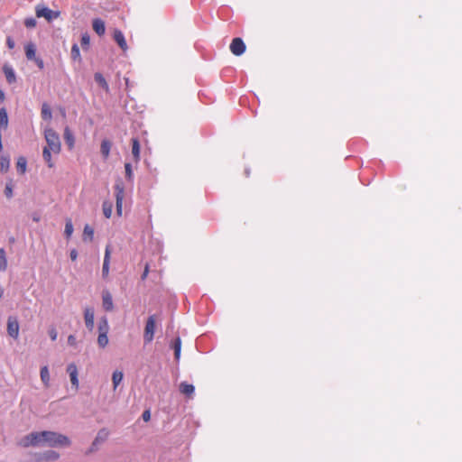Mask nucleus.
<instances>
[{
	"label": "nucleus",
	"instance_id": "obj_1",
	"mask_svg": "<svg viewBox=\"0 0 462 462\" xmlns=\"http://www.w3.org/2000/svg\"><path fill=\"white\" fill-rule=\"evenodd\" d=\"M43 436V444H47L50 447H59V446H69L70 440L68 437L54 432V431H42Z\"/></svg>",
	"mask_w": 462,
	"mask_h": 462
},
{
	"label": "nucleus",
	"instance_id": "obj_2",
	"mask_svg": "<svg viewBox=\"0 0 462 462\" xmlns=\"http://www.w3.org/2000/svg\"><path fill=\"white\" fill-rule=\"evenodd\" d=\"M44 137L47 143L45 147H48L55 154L60 152V141L59 134L51 128H48L44 131Z\"/></svg>",
	"mask_w": 462,
	"mask_h": 462
},
{
	"label": "nucleus",
	"instance_id": "obj_3",
	"mask_svg": "<svg viewBox=\"0 0 462 462\" xmlns=\"http://www.w3.org/2000/svg\"><path fill=\"white\" fill-rule=\"evenodd\" d=\"M22 447L28 448L30 446L43 445L42 431L32 432L29 435L23 437L19 443Z\"/></svg>",
	"mask_w": 462,
	"mask_h": 462
},
{
	"label": "nucleus",
	"instance_id": "obj_4",
	"mask_svg": "<svg viewBox=\"0 0 462 462\" xmlns=\"http://www.w3.org/2000/svg\"><path fill=\"white\" fill-rule=\"evenodd\" d=\"M115 196L116 204V213L122 215L123 200L125 197V187L121 181H117L115 185Z\"/></svg>",
	"mask_w": 462,
	"mask_h": 462
},
{
	"label": "nucleus",
	"instance_id": "obj_5",
	"mask_svg": "<svg viewBox=\"0 0 462 462\" xmlns=\"http://www.w3.org/2000/svg\"><path fill=\"white\" fill-rule=\"evenodd\" d=\"M60 454L54 450H47L44 452L36 453L33 460L35 462H50L59 459Z\"/></svg>",
	"mask_w": 462,
	"mask_h": 462
},
{
	"label": "nucleus",
	"instance_id": "obj_6",
	"mask_svg": "<svg viewBox=\"0 0 462 462\" xmlns=\"http://www.w3.org/2000/svg\"><path fill=\"white\" fill-rule=\"evenodd\" d=\"M155 329V317L153 315L150 316L146 321L144 328V335L143 338L146 343H150L153 339Z\"/></svg>",
	"mask_w": 462,
	"mask_h": 462
},
{
	"label": "nucleus",
	"instance_id": "obj_7",
	"mask_svg": "<svg viewBox=\"0 0 462 462\" xmlns=\"http://www.w3.org/2000/svg\"><path fill=\"white\" fill-rule=\"evenodd\" d=\"M109 436V431L106 429H101L98 432L97 437L95 438L94 441L92 442V445L88 451V454L93 453L97 450L98 446L102 443H104Z\"/></svg>",
	"mask_w": 462,
	"mask_h": 462
},
{
	"label": "nucleus",
	"instance_id": "obj_8",
	"mask_svg": "<svg viewBox=\"0 0 462 462\" xmlns=\"http://www.w3.org/2000/svg\"><path fill=\"white\" fill-rule=\"evenodd\" d=\"M229 49L234 55L240 56L245 51L246 46L241 38L236 37L232 40Z\"/></svg>",
	"mask_w": 462,
	"mask_h": 462
},
{
	"label": "nucleus",
	"instance_id": "obj_9",
	"mask_svg": "<svg viewBox=\"0 0 462 462\" xmlns=\"http://www.w3.org/2000/svg\"><path fill=\"white\" fill-rule=\"evenodd\" d=\"M7 333L10 337L16 339L19 336V323L15 317H9L7 320Z\"/></svg>",
	"mask_w": 462,
	"mask_h": 462
},
{
	"label": "nucleus",
	"instance_id": "obj_10",
	"mask_svg": "<svg viewBox=\"0 0 462 462\" xmlns=\"http://www.w3.org/2000/svg\"><path fill=\"white\" fill-rule=\"evenodd\" d=\"M110 258H111V248H110V245H106V250H105L103 267H102V276L104 279H106L109 274Z\"/></svg>",
	"mask_w": 462,
	"mask_h": 462
},
{
	"label": "nucleus",
	"instance_id": "obj_11",
	"mask_svg": "<svg viewBox=\"0 0 462 462\" xmlns=\"http://www.w3.org/2000/svg\"><path fill=\"white\" fill-rule=\"evenodd\" d=\"M67 372L69 374L70 382L75 390L79 389L78 368L75 364H69L67 367Z\"/></svg>",
	"mask_w": 462,
	"mask_h": 462
},
{
	"label": "nucleus",
	"instance_id": "obj_12",
	"mask_svg": "<svg viewBox=\"0 0 462 462\" xmlns=\"http://www.w3.org/2000/svg\"><path fill=\"white\" fill-rule=\"evenodd\" d=\"M102 305L106 311H112L114 310L113 298L107 290L102 291Z\"/></svg>",
	"mask_w": 462,
	"mask_h": 462
},
{
	"label": "nucleus",
	"instance_id": "obj_13",
	"mask_svg": "<svg viewBox=\"0 0 462 462\" xmlns=\"http://www.w3.org/2000/svg\"><path fill=\"white\" fill-rule=\"evenodd\" d=\"M86 327L89 331L94 329L95 313L92 308H86L84 311Z\"/></svg>",
	"mask_w": 462,
	"mask_h": 462
},
{
	"label": "nucleus",
	"instance_id": "obj_14",
	"mask_svg": "<svg viewBox=\"0 0 462 462\" xmlns=\"http://www.w3.org/2000/svg\"><path fill=\"white\" fill-rule=\"evenodd\" d=\"M113 38L123 51L127 50V43L123 32L119 29H115Z\"/></svg>",
	"mask_w": 462,
	"mask_h": 462
},
{
	"label": "nucleus",
	"instance_id": "obj_15",
	"mask_svg": "<svg viewBox=\"0 0 462 462\" xmlns=\"http://www.w3.org/2000/svg\"><path fill=\"white\" fill-rule=\"evenodd\" d=\"M92 27L97 35L102 36L105 34L106 26H105V23L102 19H100V18L94 19L93 23H92Z\"/></svg>",
	"mask_w": 462,
	"mask_h": 462
},
{
	"label": "nucleus",
	"instance_id": "obj_16",
	"mask_svg": "<svg viewBox=\"0 0 462 462\" xmlns=\"http://www.w3.org/2000/svg\"><path fill=\"white\" fill-rule=\"evenodd\" d=\"M132 155L135 163L140 161V143L137 138H132Z\"/></svg>",
	"mask_w": 462,
	"mask_h": 462
},
{
	"label": "nucleus",
	"instance_id": "obj_17",
	"mask_svg": "<svg viewBox=\"0 0 462 462\" xmlns=\"http://www.w3.org/2000/svg\"><path fill=\"white\" fill-rule=\"evenodd\" d=\"M3 71L5 73V79L9 84H13L16 81V77L14 70L13 68L7 64L4 65Z\"/></svg>",
	"mask_w": 462,
	"mask_h": 462
},
{
	"label": "nucleus",
	"instance_id": "obj_18",
	"mask_svg": "<svg viewBox=\"0 0 462 462\" xmlns=\"http://www.w3.org/2000/svg\"><path fill=\"white\" fill-rule=\"evenodd\" d=\"M64 140L66 144L68 145L69 149L71 150L74 147L75 144V138L74 135L69 129V127H65L64 129V134H63Z\"/></svg>",
	"mask_w": 462,
	"mask_h": 462
},
{
	"label": "nucleus",
	"instance_id": "obj_19",
	"mask_svg": "<svg viewBox=\"0 0 462 462\" xmlns=\"http://www.w3.org/2000/svg\"><path fill=\"white\" fill-rule=\"evenodd\" d=\"M25 56L27 60H32L36 58V47L32 42H28L24 46Z\"/></svg>",
	"mask_w": 462,
	"mask_h": 462
},
{
	"label": "nucleus",
	"instance_id": "obj_20",
	"mask_svg": "<svg viewBox=\"0 0 462 462\" xmlns=\"http://www.w3.org/2000/svg\"><path fill=\"white\" fill-rule=\"evenodd\" d=\"M112 143L109 140H103L100 145V152L105 160L109 157Z\"/></svg>",
	"mask_w": 462,
	"mask_h": 462
},
{
	"label": "nucleus",
	"instance_id": "obj_21",
	"mask_svg": "<svg viewBox=\"0 0 462 462\" xmlns=\"http://www.w3.org/2000/svg\"><path fill=\"white\" fill-rule=\"evenodd\" d=\"M180 391L187 397H191L194 393L195 388L192 384L183 382L180 384Z\"/></svg>",
	"mask_w": 462,
	"mask_h": 462
},
{
	"label": "nucleus",
	"instance_id": "obj_22",
	"mask_svg": "<svg viewBox=\"0 0 462 462\" xmlns=\"http://www.w3.org/2000/svg\"><path fill=\"white\" fill-rule=\"evenodd\" d=\"M52 11L49 9L48 7H42L36 9V15L38 17H44L48 21H51L52 19Z\"/></svg>",
	"mask_w": 462,
	"mask_h": 462
},
{
	"label": "nucleus",
	"instance_id": "obj_23",
	"mask_svg": "<svg viewBox=\"0 0 462 462\" xmlns=\"http://www.w3.org/2000/svg\"><path fill=\"white\" fill-rule=\"evenodd\" d=\"M51 150H50L48 147H44L42 151V157L47 163L49 168H52L54 166V162L51 159Z\"/></svg>",
	"mask_w": 462,
	"mask_h": 462
},
{
	"label": "nucleus",
	"instance_id": "obj_24",
	"mask_svg": "<svg viewBox=\"0 0 462 462\" xmlns=\"http://www.w3.org/2000/svg\"><path fill=\"white\" fill-rule=\"evenodd\" d=\"M96 82L106 91H108L109 87L106 80V79L103 77L101 73L97 72L94 76Z\"/></svg>",
	"mask_w": 462,
	"mask_h": 462
},
{
	"label": "nucleus",
	"instance_id": "obj_25",
	"mask_svg": "<svg viewBox=\"0 0 462 462\" xmlns=\"http://www.w3.org/2000/svg\"><path fill=\"white\" fill-rule=\"evenodd\" d=\"M27 161L24 157H19L16 162V169L20 174H24L26 171Z\"/></svg>",
	"mask_w": 462,
	"mask_h": 462
},
{
	"label": "nucleus",
	"instance_id": "obj_26",
	"mask_svg": "<svg viewBox=\"0 0 462 462\" xmlns=\"http://www.w3.org/2000/svg\"><path fill=\"white\" fill-rule=\"evenodd\" d=\"M102 209H103L104 216L106 218H110L112 216V211H113L112 202L108 201V200L104 201L103 205H102Z\"/></svg>",
	"mask_w": 462,
	"mask_h": 462
},
{
	"label": "nucleus",
	"instance_id": "obj_27",
	"mask_svg": "<svg viewBox=\"0 0 462 462\" xmlns=\"http://www.w3.org/2000/svg\"><path fill=\"white\" fill-rule=\"evenodd\" d=\"M10 167V159L8 156L2 155L0 158V171L3 173H5L8 171Z\"/></svg>",
	"mask_w": 462,
	"mask_h": 462
},
{
	"label": "nucleus",
	"instance_id": "obj_28",
	"mask_svg": "<svg viewBox=\"0 0 462 462\" xmlns=\"http://www.w3.org/2000/svg\"><path fill=\"white\" fill-rule=\"evenodd\" d=\"M94 237V229L89 226L86 225L83 230V240L92 241Z\"/></svg>",
	"mask_w": 462,
	"mask_h": 462
},
{
	"label": "nucleus",
	"instance_id": "obj_29",
	"mask_svg": "<svg viewBox=\"0 0 462 462\" xmlns=\"http://www.w3.org/2000/svg\"><path fill=\"white\" fill-rule=\"evenodd\" d=\"M41 379L42 381V383H44L45 386H49V383H50V373H49V369H48V366H43L42 367L41 369Z\"/></svg>",
	"mask_w": 462,
	"mask_h": 462
},
{
	"label": "nucleus",
	"instance_id": "obj_30",
	"mask_svg": "<svg viewBox=\"0 0 462 462\" xmlns=\"http://www.w3.org/2000/svg\"><path fill=\"white\" fill-rule=\"evenodd\" d=\"M109 325L106 318H102L98 322V333L108 334Z\"/></svg>",
	"mask_w": 462,
	"mask_h": 462
},
{
	"label": "nucleus",
	"instance_id": "obj_31",
	"mask_svg": "<svg viewBox=\"0 0 462 462\" xmlns=\"http://www.w3.org/2000/svg\"><path fill=\"white\" fill-rule=\"evenodd\" d=\"M123 377H124V374L121 371L116 370L113 373L112 381H113L114 389H116L119 385V383L123 380Z\"/></svg>",
	"mask_w": 462,
	"mask_h": 462
},
{
	"label": "nucleus",
	"instance_id": "obj_32",
	"mask_svg": "<svg viewBox=\"0 0 462 462\" xmlns=\"http://www.w3.org/2000/svg\"><path fill=\"white\" fill-rule=\"evenodd\" d=\"M42 117L44 120L51 119V109L50 106L46 103H44L42 106Z\"/></svg>",
	"mask_w": 462,
	"mask_h": 462
},
{
	"label": "nucleus",
	"instance_id": "obj_33",
	"mask_svg": "<svg viewBox=\"0 0 462 462\" xmlns=\"http://www.w3.org/2000/svg\"><path fill=\"white\" fill-rule=\"evenodd\" d=\"M7 268L6 253L4 248L0 249V271H5Z\"/></svg>",
	"mask_w": 462,
	"mask_h": 462
},
{
	"label": "nucleus",
	"instance_id": "obj_34",
	"mask_svg": "<svg viewBox=\"0 0 462 462\" xmlns=\"http://www.w3.org/2000/svg\"><path fill=\"white\" fill-rule=\"evenodd\" d=\"M97 344L102 348L106 347L107 346V344H108L107 334L98 333Z\"/></svg>",
	"mask_w": 462,
	"mask_h": 462
},
{
	"label": "nucleus",
	"instance_id": "obj_35",
	"mask_svg": "<svg viewBox=\"0 0 462 462\" xmlns=\"http://www.w3.org/2000/svg\"><path fill=\"white\" fill-rule=\"evenodd\" d=\"M180 347H181V341H180V337H177L175 342H174V345H173V348H174V356H175V358L176 359H179L180 358Z\"/></svg>",
	"mask_w": 462,
	"mask_h": 462
},
{
	"label": "nucleus",
	"instance_id": "obj_36",
	"mask_svg": "<svg viewBox=\"0 0 462 462\" xmlns=\"http://www.w3.org/2000/svg\"><path fill=\"white\" fill-rule=\"evenodd\" d=\"M73 233V225L70 219H68L65 225L64 234L67 238H69Z\"/></svg>",
	"mask_w": 462,
	"mask_h": 462
},
{
	"label": "nucleus",
	"instance_id": "obj_37",
	"mask_svg": "<svg viewBox=\"0 0 462 462\" xmlns=\"http://www.w3.org/2000/svg\"><path fill=\"white\" fill-rule=\"evenodd\" d=\"M71 58L73 60H80V51L78 44H73L71 47Z\"/></svg>",
	"mask_w": 462,
	"mask_h": 462
},
{
	"label": "nucleus",
	"instance_id": "obj_38",
	"mask_svg": "<svg viewBox=\"0 0 462 462\" xmlns=\"http://www.w3.org/2000/svg\"><path fill=\"white\" fill-rule=\"evenodd\" d=\"M125 178L128 180H132L134 174H133L131 163H129V162L125 163Z\"/></svg>",
	"mask_w": 462,
	"mask_h": 462
},
{
	"label": "nucleus",
	"instance_id": "obj_39",
	"mask_svg": "<svg viewBox=\"0 0 462 462\" xmlns=\"http://www.w3.org/2000/svg\"><path fill=\"white\" fill-rule=\"evenodd\" d=\"M80 43L83 49H88L90 43V38L88 34L85 33L81 36Z\"/></svg>",
	"mask_w": 462,
	"mask_h": 462
},
{
	"label": "nucleus",
	"instance_id": "obj_40",
	"mask_svg": "<svg viewBox=\"0 0 462 462\" xmlns=\"http://www.w3.org/2000/svg\"><path fill=\"white\" fill-rule=\"evenodd\" d=\"M5 195L8 199H11L13 197V182H12V180H10L8 183H6L5 189Z\"/></svg>",
	"mask_w": 462,
	"mask_h": 462
},
{
	"label": "nucleus",
	"instance_id": "obj_41",
	"mask_svg": "<svg viewBox=\"0 0 462 462\" xmlns=\"http://www.w3.org/2000/svg\"><path fill=\"white\" fill-rule=\"evenodd\" d=\"M24 25L27 28H32V27H34L36 25V21L33 18H27L24 21Z\"/></svg>",
	"mask_w": 462,
	"mask_h": 462
},
{
	"label": "nucleus",
	"instance_id": "obj_42",
	"mask_svg": "<svg viewBox=\"0 0 462 462\" xmlns=\"http://www.w3.org/2000/svg\"><path fill=\"white\" fill-rule=\"evenodd\" d=\"M6 45H7V47H8L10 50H12V49H14V48L15 43H14V39H13L12 37L8 36V37L6 38Z\"/></svg>",
	"mask_w": 462,
	"mask_h": 462
},
{
	"label": "nucleus",
	"instance_id": "obj_43",
	"mask_svg": "<svg viewBox=\"0 0 462 462\" xmlns=\"http://www.w3.org/2000/svg\"><path fill=\"white\" fill-rule=\"evenodd\" d=\"M49 335H50V337L51 338V340H56L57 339V337H58V333H57V330L52 328L49 330Z\"/></svg>",
	"mask_w": 462,
	"mask_h": 462
},
{
	"label": "nucleus",
	"instance_id": "obj_44",
	"mask_svg": "<svg viewBox=\"0 0 462 462\" xmlns=\"http://www.w3.org/2000/svg\"><path fill=\"white\" fill-rule=\"evenodd\" d=\"M32 60L36 63V65L38 66V68H39L40 69H42L44 68V62H43V60H42L41 58H37V57H36V58H35L34 60Z\"/></svg>",
	"mask_w": 462,
	"mask_h": 462
},
{
	"label": "nucleus",
	"instance_id": "obj_45",
	"mask_svg": "<svg viewBox=\"0 0 462 462\" xmlns=\"http://www.w3.org/2000/svg\"><path fill=\"white\" fill-rule=\"evenodd\" d=\"M68 344L71 346H75L77 345L76 337L73 335H69L68 337Z\"/></svg>",
	"mask_w": 462,
	"mask_h": 462
},
{
	"label": "nucleus",
	"instance_id": "obj_46",
	"mask_svg": "<svg viewBox=\"0 0 462 462\" xmlns=\"http://www.w3.org/2000/svg\"><path fill=\"white\" fill-rule=\"evenodd\" d=\"M148 273H149V264H148V263H146V264H145V266H144L143 273V274H142V276H141V279H142L143 281H144V280L147 278Z\"/></svg>",
	"mask_w": 462,
	"mask_h": 462
},
{
	"label": "nucleus",
	"instance_id": "obj_47",
	"mask_svg": "<svg viewBox=\"0 0 462 462\" xmlns=\"http://www.w3.org/2000/svg\"><path fill=\"white\" fill-rule=\"evenodd\" d=\"M142 417H143V420L144 421H149V420H150V419H151V413H150V411H148V410H147V411H143V415H142Z\"/></svg>",
	"mask_w": 462,
	"mask_h": 462
},
{
	"label": "nucleus",
	"instance_id": "obj_48",
	"mask_svg": "<svg viewBox=\"0 0 462 462\" xmlns=\"http://www.w3.org/2000/svg\"><path fill=\"white\" fill-rule=\"evenodd\" d=\"M69 256H70V259H71L72 261H75V260L77 259V257H78V252H77V250H76V249H72V250L70 251Z\"/></svg>",
	"mask_w": 462,
	"mask_h": 462
},
{
	"label": "nucleus",
	"instance_id": "obj_49",
	"mask_svg": "<svg viewBox=\"0 0 462 462\" xmlns=\"http://www.w3.org/2000/svg\"><path fill=\"white\" fill-rule=\"evenodd\" d=\"M5 100V93L0 90V101H4Z\"/></svg>",
	"mask_w": 462,
	"mask_h": 462
},
{
	"label": "nucleus",
	"instance_id": "obj_50",
	"mask_svg": "<svg viewBox=\"0 0 462 462\" xmlns=\"http://www.w3.org/2000/svg\"><path fill=\"white\" fill-rule=\"evenodd\" d=\"M3 293H4V291H3L2 287L0 286V299H1V298H2V296H3Z\"/></svg>",
	"mask_w": 462,
	"mask_h": 462
},
{
	"label": "nucleus",
	"instance_id": "obj_51",
	"mask_svg": "<svg viewBox=\"0 0 462 462\" xmlns=\"http://www.w3.org/2000/svg\"><path fill=\"white\" fill-rule=\"evenodd\" d=\"M33 220H34L35 222H38V221L40 220V217H33Z\"/></svg>",
	"mask_w": 462,
	"mask_h": 462
}]
</instances>
